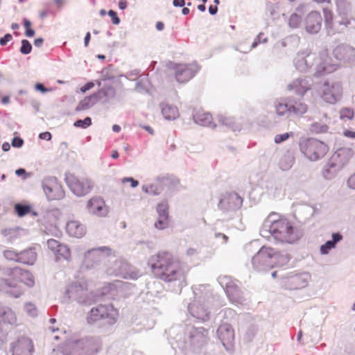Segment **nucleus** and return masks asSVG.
Returning <instances> with one entry per match:
<instances>
[{"label":"nucleus","instance_id":"680f3d73","mask_svg":"<svg viewBox=\"0 0 355 355\" xmlns=\"http://www.w3.org/2000/svg\"><path fill=\"white\" fill-rule=\"evenodd\" d=\"M90 39H91V35H90V33L88 32V33H87V34L85 37V46H88Z\"/></svg>","mask_w":355,"mask_h":355},{"label":"nucleus","instance_id":"8fccbe9b","mask_svg":"<svg viewBox=\"0 0 355 355\" xmlns=\"http://www.w3.org/2000/svg\"><path fill=\"white\" fill-rule=\"evenodd\" d=\"M167 185H168V187L171 188V187H173L176 185H178L180 184V180L178 179V178H167L166 179V183Z\"/></svg>","mask_w":355,"mask_h":355},{"label":"nucleus","instance_id":"79ce46f5","mask_svg":"<svg viewBox=\"0 0 355 355\" xmlns=\"http://www.w3.org/2000/svg\"><path fill=\"white\" fill-rule=\"evenodd\" d=\"M121 182L123 184H125L126 182H129L130 184L131 187L135 188L139 185V182L132 178H123L121 180Z\"/></svg>","mask_w":355,"mask_h":355},{"label":"nucleus","instance_id":"bb28decb","mask_svg":"<svg viewBox=\"0 0 355 355\" xmlns=\"http://www.w3.org/2000/svg\"><path fill=\"white\" fill-rule=\"evenodd\" d=\"M162 113L167 120H174L179 116V110L177 107L168 103H163L161 105Z\"/></svg>","mask_w":355,"mask_h":355},{"label":"nucleus","instance_id":"e433bc0d","mask_svg":"<svg viewBox=\"0 0 355 355\" xmlns=\"http://www.w3.org/2000/svg\"><path fill=\"white\" fill-rule=\"evenodd\" d=\"M92 125V119L90 117L87 116L85 119H78L77 120L73 125L77 128H87Z\"/></svg>","mask_w":355,"mask_h":355},{"label":"nucleus","instance_id":"412c9836","mask_svg":"<svg viewBox=\"0 0 355 355\" xmlns=\"http://www.w3.org/2000/svg\"><path fill=\"white\" fill-rule=\"evenodd\" d=\"M218 335L219 338L225 345V343H230L234 338V331L231 325L228 324H221L218 329Z\"/></svg>","mask_w":355,"mask_h":355},{"label":"nucleus","instance_id":"2f4dec72","mask_svg":"<svg viewBox=\"0 0 355 355\" xmlns=\"http://www.w3.org/2000/svg\"><path fill=\"white\" fill-rule=\"evenodd\" d=\"M83 291V288L78 284H70L67 290V293L69 297H78L80 296Z\"/></svg>","mask_w":355,"mask_h":355},{"label":"nucleus","instance_id":"473e14b6","mask_svg":"<svg viewBox=\"0 0 355 355\" xmlns=\"http://www.w3.org/2000/svg\"><path fill=\"white\" fill-rule=\"evenodd\" d=\"M1 316L4 322L12 324L16 322V315L15 313L10 309L3 310L0 313Z\"/></svg>","mask_w":355,"mask_h":355},{"label":"nucleus","instance_id":"dca6fc26","mask_svg":"<svg viewBox=\"0 0 355 355\" xmlns=\"http://www.w3.org/2000/svg\"><path fill=\"white\" fill-rule=\"evenodd\" d=\"M322 17L320 12L316 11L311 12L305 19V28L309 33H317L322 27Z\"/></svg>","mask_w":355,"mask_h":355},{"label":"nucleus","instance_id":"72a5a7b5","mask_svg":"<svg viewBox=\"0 0 355 355\" xmlns=\"http://www.w3.org/2000/svg\"><path fill=\"white\" fill-rule=\"evenodd\" d=\"M15 210L18 216L22 217L31 212V207L28 205L16 204L15 206Z\"/></svg>","mask_w":355,"mask_h":355},{"label":"nucleus","instance_id":"423d86ee","mask_svg":"<svg viewBox=\"0 0 355 355\" xmlns=\"http://www.w3.org/2000/svg\"><path fill=\"white\" fill-rule=\"evenodd\" d=\"M320 98L325 103L335 104L343 96V88L342 83L338 81L324 82L318 89Z\"/></svg>","mask_w":355,"mask_h":355},{"label":"nucleus","instance_id":"bf43d9fd","mask_svg":"<svg viewBox=\"0 0 355 355\" xmlns=\"http://www.w3.org/2000/svg\"><path fill=\"white\" fill-rule=\"evenodd\" d=\"M119 7L121 10H124L127 7V1L126 0H120L119 2Z\"/></svg>","mask_w":355,"mask_h":355},{"label":"nucleus","instance_id":"a878e982","mask_svg":"<svg viewBox=\"0 0 355 355\" xmlns=\"http://www.w3.org/2000/svg\"><path fill=\"white\" fill-rule=\"evenodd\" d=\"M343 239V236L340 233H333L332 240L327 241L324 245H322L320 248L322 254H327L329 251L336 247L337 243Z\"/></svg>","mask_w":355,"mask_h":355},{"label":"nucleus","instance_id":"aec40b11","mask_svg":"<svg viewBox=\"0 0 355 355\" xmlns=\"http://www.w3.org/2000/svg\"><path fill=\"white\" fill-rule=\"evenodd\" d=\"M193 117L195 122L200 125L210 128H215L217 125L214 121L212 115L204 110L196 111Z\"/></svg>","mask_w":355,"mask_h":355},{"label":"nucleus","instance_id":"6e6552de","mask_svg":"<svg viewBox=\"0 0 355 355\" xmlns=\"http://www.w3.org/2000/svg\"><path fill=\"white\" fill-rule=\"evenodd\" d=\"M66 180L72 192L79 196L89 193L94 186L92 181L85 177H76L71 175L67 177Z\"/></svg>","mask_w":355,"mask_h":355},{"label":"nucleus","instance_id":"e2e57ef3","mask_svg":"<svg viewBox=\"0 0 355 355\" xmlns=\"http://www.w3.org/2000/svg\"><path fill=\"white\" fill-rule=\"evenodd\" d=\"M164 23H162V21L157 22V24H156V28L158 31H162L164 29Z\"/></svg>","mask_w":355,"mask_h":355},{"label":"nucleus","instance_id":"cd10ccee","mask_svg":"<svg viewBox=\"0 0 355 355\" xmlns=\"http://www.w3.org/2000/svg\"><path fill=\"white\" fill-rule=\"evenodd\" d=\"M294 162L295 157L293 154L290 151H287L280 157L279 161V166L282 171H288L291 168Z\"/></svg>","mask_w":355,"mask_h":355},{"label":"nucleus","instance_id":"f3484780","mask_svg":"<svg viewBox=\"0 0 355 355\" xmlns=\"http://www.w3.org/2000/svg\"><path fill=\"white\" fill-rule=\"evenodd\" d=\"M89 212L99 216H105L107 213V207L102 198L94 197L87 204Z\"/></svg>","mask_w":355,"mask_h":355},{"label":"nucleus","instance_id":"6ab92c4d","mask_svg":"<svg viewBox=\"0 0 355 355\" xmlns=\"http://www.w3.org/2000/svg\"><path fill=\"white\" fill-rule=\"evenodd\" d=\"M66 232L71 236L81 238L86 234V227L78 220H70L67 223Z\"/></svg>","mask_w":355,"mask_h":355},{"label":"nucleus","instance_id":"49530a36","mask_svg":"<svg viewBox=\"0 0 355 355\" xmlns=\"http://www.w3.org/2000/svg\"><path fill=\"white\" fill-rule=\"evenodd\" d=\"M354 116V112L351 109L345 108L341 112V117H347L348 119H352Z\"/></svg>","mask_w":355,"mask_h":355},{"label":"nucleus","instance_id":"f8f14e48","mask_svg":"<svg viewBox=\"0 0 355 355\" xmlns=\"http://www.w3.org/2000/svg\"><path fill=\"white\" fill-rule=\"evenodd\" d=\"M169 206L166 201L159 202L156 207L158 214L157 220L154 226L159 230H163L168 228L170 225Z\"/></svg>","mask_w":355,"mask_h":355},{"label":"nucleus","instance_id":"7ed1b4c3","mask_svg":"<svg viewBox=\"0 0 355 355\" xmlns=\"http://www.w3.org/2000/svg\"><path fill=\"white\" fill-rule=\"evenodd\" d=\"M5 275L1 286L15 297H19L23 294V285L31 287L34 284L33 275L28 271L17 267L7 270Z\"/></svg>","mask_w":355,"mask_h":355},{"label":"nucleus","instance_id":"5701e85b","mask_svg":"<svg viewBox=\"0 0 355 355\" xmlns=\"http://www.w3.org/2000/svg\"><path fill=\"white\" fill-rule=\"evenodd\" d=\"M290 114L302 116L308 111V105L301 100L289 99Z\"/></svg>","mask_w":355,"mask_h":355},{"label":"nucleus","instance_id":"a18cd8bd","mask_svg":"<svg viewBox=\"0 0 355 355\" xmlns=\"http://www.w3.org/2000/svg\"><path fill=\"white\" fill-rule=\"evenodd\" d=\"M108 15L111 17L112 21L114 24L117 25L119 24L120 19L117 16V13L115 11L110 10L108 12Z\"/></svg>","mask_w":355,"mask_h":355},{"label":"nucleus","instance_id":"09e8293b","mask_svg":"<svg viewBox=\"0 0 355 355\" xmlns=\"http://www.w3.org/2000/svg\"><path fill=\"white\" fill-rule=\"evenodd\" d=\"M323 12H324L326 22H327V23L331 22L333 20L332 12L327 8H324L323 10Z\"/></svg>","mask_w":355,"mask_h":355},{"label":"nucleus","instance_id":"774afa93","mask_svg":"<svg viewBox=\"0 0 355 355\" xmlns=\"http://www.w3.org/2000/svg\"><path fill=\"white\" fill-rule=\"evenodd\" d=\"M111 157L113 159H116L119 157V153L116 150H113L111 155Z\"/></svg>","mask_w":355,"mask_h":355},{"label":"nucleus","instance_id":"b1692460","mask_svg":"<svg viewBox=\"0 0 355 355\" xmlns=\"http://www.w3.org/2000/svg\"><path fill=\"white\" fill-rule=\"evenodd\" d=\"M37 260V252L35 249L33 248H30L26 250H24L19 252V262L28 264L33 265Z\"/></svg>","mask_w":355,"mask_h":355},{"label":"nucleus","instance_id":"c85d7f7f","mask_svg":"<svg viewBox=\"0 0 355 355\" xmlns=\"http://www.w3.org/2000/svg\"><path fill=\"white\" fill-rule=\"evenodd\" d=\"M219 125L227 127L232 131L239 130V125L236 123L234 119L230 116L219 115L216 117Z\"/></svg>","mask_w":355,"mask_h":355},{"label":"nucleus","instance_id":"a19ab883","mask_svg":"<svg viewBox=\"0 0 355 355\" xmlns=\"http://www.w3.org/2000/svg\"><path fill=\"white\" fill-rule=\"evenodd\" d=\"M25 310L31 316H35L37 315V309L35 306L31 303H27L25 305Z\"/></svg>","mask_w":355,"mask_h":355},{"label":"nucleus","instance_id":"13d9d810","mask_svg":"<svg viewBox=\"0 0 355 355\" xmlns=\"http://www.w3.org/2000/svg\"><path fill=\"white\" fill-rule=\"evenodd\" d=\"M218 11V7L216 5H211L209 8V12L211 15H215L216 14Z\"/></svg>","mask_w":355,"mask_h":355},{"label":"nucleus","instance_id":"9d476101","mask_svg":"<svg viewBox=\"0 0 355 355\" xmlns=\"http://www.w3.org/2000/svg\"><path fill=\"white\" fill-rule=\"evenodd\" d=\"M353 155L350 148H340L331 157L328 163V170L336 172L345 166Z\"/></svg>","mask_w":355,"mask_h":355},{"label":"nucleus","instance_id":"338daca9","mask_svg":"<svg viewBox=\"0 0 355 355\" xmlns=\"http://www.w3.org/2000/svg\"><path fill=\"white\" fill-rule=\"evenodd\" d=\"M112 130L115 132H119L121 130V127L118 125H114L112 126Z\"/></svg>","mask_w":355,"mask_h":355},{"label":"nucleus","instance_id":"39448f33","mask_svg":"<svg viewBox=\"0 0 355 355\" xmlns=\"http://www.w3.org/2000/svg\"><path fill=\"white\" fill-rule=\"evenodd\" d=\"M119 311L111 304H99L89 311L87 322L89 324L104 320L107 324L112 325L117 321Z\"/></svg>","mask_w":355,"mask_h":355},{"label":"nucleus","instance_id":"603ef678","mask_svg":"<svg viewBox=\"0 0 355 355\" xmlns=\"http://www.w3.org/2000/svg\"><path fill=\"white\" fill-rule=\"evenodd\" d=\"M347 185L349 188L355 189V173L349 178Z\"/></svg>","mask_w":355,"mask_h":355},{"label":"nucleus","instance_id":"3c124183","mask_svg":"<svg viewBox=\"0 0 355 355\" xmlns=\"http://www.w3.org/2000/svg\"><path fill=\"white\" fill-rule=\"evenodd\" d=\"M24 144V141L20 137H14L12 140V145L14 147L19 148Z\"/></svg>","mask_w":355,"mask_h":355},{"label":"nucleus","instance_id":"393cba45","mask_svg":"<svg viewBox=\"0 0 355 355\" xmlns=\"http://www.w3.org/2000/svg\"><path fill=\"white\" fill-rule=\"evenodd\" d=\"M291 89H294L295 92L303 96L307 91L311 89V84L307 80L303 79H297L289 85Z\"/></svg>","mask_w":355,"mask_h":355},{"label":"nucleus","instance_id":"ddd939ff","mask_svg":"<svg viewBox=\"0 0 355 355\" xmlns=\"http://www.w3.org/2000/svg\"><path fill=\"white\" fill-rule=\"evenodd\" d=\"M46 243L48 248L54 254L56 259L68 260L71 257V251L67 245L53 239H49Z\"/></svg>","mask_w":355,"mask_h":355},{"label":"nucleus","instance_id":"4468645a","mask_svg":"<svg viewBox=\"0 0 355 355\" xmlns=\"http://www.w3.org/2000/svg\"><path fill=\"white\" fill-rule=\"evenodd\" d=\"M44 191L50 200H60L64 196L62 186L55 180L47 181L44 185Z\"/></svg>","mask_w":355,"mask_h":355},{"label":"nucleus","instance_id":"1a4fd4ad","mask_svg":"<svg viewBox=\"0 0 355 355\" xmlns=\"http://www.w3.org/2000/svg\"><path fill=\"white\" fill-rule=\"evenodd\" d=\"M172 69L176 80L180 83H184L194 77L199 70V67L195 62L175 64L173 66Z\"/></svg>","mask_w":355,"mask_h":355},{"label":"nucleus","instance_id":"0eeeda50","mask_svg":"<svg viewBox=\"0 0 355 355\" xmlns=\"http://www.w3.org/2000/svg\"><path fill=\"white\" fill-rule=\"evenodd\" d=\"M300 150L304 155L311 161L322 158L329 151L326 144L314 139L304 141L300 144Z\"/></svg>","mask_w":355,"mask_h":355},{"label":"nucleus","instance_id":"ea45409f","mask_svg":"<svg viewBox=\"0 0 355 355\" xmlns=\"http://www.w3.org/2000/svg\"><path fill=\"white\" fill-rule=\"evenodd\" d=\"M32 50L31 44L26 40H23L21 41V46L20 48V52L22 54H28L31 53Z\"/></svg>","mask_w":355,"mask_h":355},{"label":"nucleus","instance_id":"0e129e2a","mask_svg":"<svg viewBox=\"0 0 355 355\" xmlns=\"http://www.w3.org/2000/svg\"><path fill=\"white\" fill-rule=\"evenodd\" d=\"M10 144L8 143L5 142V143L3 144L2 149H3V151H6V152L10 150Z\"/></svg>","mask_w":355,"mask_h":355},{"label":"nucleus","instance_id":"6e6d98bb","mask_svg":"<svg viewBox=\"0 0 355 355\" xmlns=\"http://www.w3.org/2000/svg\"><path fill=\"white\" fill-rule=\"evenodd\" d=\"M343 135L347 137L355 139V132L354 131L347 130L343 132Z\"/></svg>","mask_w":355,"mask_h":355},{"label":"nucleus","instance_id":"de8ad7c7","mask_svg":"<svg viewBox=\"0 0 355 355\" xmlns=\"http://www.w3.org/2000/svg\"><path fill=\"white\" fill-rule=\"evenodd\" d=\"M12 40V36L10 33L6 34L3 37L0 39V45L5 46L7 43Z\"/></svg>","mask_w":355,"mask_h":355},{"label":"nucleus","instance_id":"a211bd4d","mask_svg":"<svg viewBox=\"0 0 355 355\" xmlns=\"http://www.w3.org/2000/svg\"><path fill=\"white\" fill-rule=\"evenodd\" d=\"M225 292L232 303L239 304L242 302V292L238 285V281L229 279L225 286Z\"/></svg>","mask_w":355,"mask_h":355},{"label":"nucleus","instance_id":"37998d69","mask_svg":"<svg viewBox=\"0 0 355 355\" xmlns=\"http://www.w3.org/2000/svg\"><path fill=\"white\" fill-rule=\"evenodd\" d=\"M121 182L123 184H125L126 182H129L130 184L131 187L135 188L139 185V182L132 178H123L121 180Z\"/></svg>","mask_w":355,"mask_h":355},{"label":"nucleus","instance_id":"c756f323","mask_svg":"<svg viewBox=\"0 0 355 355\" xmlns=\"http://www.w3.org/2000/svg\"><path fill=\"white\" fill-rule=\"evenodd\" d=\"M96 96L92 95L83 98L82 101H80L77 105L76 110L79 111H83L89 109L95 104V99Z\"/></svg>","mask_w":355,"mask_h":355},{"label":"nucleus","instance_id":"f257e3e1","mask_svg":"<svg viewBox=\"0 0 355 355\" xmlns=\"http://www.w3.org/2000/svg\"><path fill=\"white\" fill-rule=\"evenodd\" d=\"M148 265L152 272L164 282L185 280L187 271L183 263L168 251H160L151 256Z\"/></svg>","mask_w":355,"mask_h":355},{"label":"nucleus","instance_id":"7c9ffc66","mask_svg":"<svg viewBox=\"0 0 355 355\" xmlns=\"http://www.w3.org/2000/svg\"><path fill=\"white\" fill-rule=\"evenodd\" d=\"M275 110L277 114L279 116L290 114L289 99L279 101L275 105Z\"/></svg>","mask_w":355,"mask_h":355},{"label":"nucleus","instance_id":"864d4df0","mask_svg":"<svg viewBox=\"0 0 355 355\" xmlns=\"http://www.w3.org/2000/svg\"><path fill=\"white\" fill-rule=\"evenodd\" d=\"M94 87V83L92 82H88L87 83H86L85 85H83V87H80V91L83 92V93H85L87 91L91 89L92 88H93Z\"/></svg>","mask_w":355,"mask_h":355},{"label":"nucleus","instance_id":"c9c22d12","mask_svg":"<svg viewBox=\"0 0 355 355\" xmlns=\"http://www.w3.org/2000/svg\"><path fill=\"white\" fill-rule=\"evenodd\" d=\"M301 21H302L301 17L299 15L294 13L291 15V17L289 18L288 24L291 28H297L300 25Z\"/></svg>","mask_w":355,"mask_h":355},{"label":"nucleus","instance_id":"20e7f679","mask_svg":"<svg viewBox=\"0 0 355 355\" xmlns=\"http://www.w3.org/2000/svg\"><path fill=\"white\" fill-rule=\"evenodd\" d=\"M269 232L275 239L281 242L291 243L297 239L292 223L284 218L270 222Z\"/></svg>","mask_w":355,"mask_h":355},{"label":"nucleus","instance_id":"5fc2aeb1","mask_svg":"<svg viewBox=\"0 0 355 355\" xmlns=\"http://www.w3.org/2000/svg\"><path fill=\"white\" fill-rule=\"evenodd\" d=\"M39 137L41 139H45V140L49 141L51 139V134L49 132H44L40 133L39 135Z\"/></svg>","mask_w":355,"mask_h":355},{"label":"nucleus","instance_id":"c03bdc74","mask_svg":"<svg viewBox=\"0 0 355 355\" xmlns=\"http://www.w3.org/2000/svg\"><path fill=\"white\" fill-rule=\"evenodd\" d=\"M288 137H289V134L288 132L284 133V134H280V135H277L275 137V142L276 144H279V143L288 139Z\"/></svg>","mask_w":355,"mask_h":355},{"label":"nucleus","instance_id":"4d7b16f0","mask_svg":"<svg viewBox=\"0 0 355 355\" xmlns=\"http://www.w3.org/2000/svg\"><path fill=\"white\" fill-rule=\"evenodd\" d=\"M173 4L176 7H183L185 5L184 0H173Z\"/></svg>","mask_w":355,"mask_h":355},{"label":"nucleus","instance_id":"4c0bfd02","mask_svg":"<svg viewBox=\"0 0 355 355\" xmlns=\"http://www.w3.org/2000/svg\"><path fill=\"white\" fill-rule=\"evenodd\" d=\"M3 255L8 260L19 262V253H17L14 250H7L4 251Z\"/></svg>","mask_w":355,"mask_h":355},{"label":"nucleus","instance_id":"2eb2a0df","mask_svg":"<svg viewBox=\"0 0 355 355\" xmlns=\"http://www.w3.org/2000/svg\"><path fill=\"white\" fill-rule=\"evenodd\" d=\"M34 346L28 338H21L12 347V355H32Z\"/></svg>","mask_w":355,"mask_h":355},{"label":"nucleus","instance_id":"f03ea898","mask_svg":"<svg viewBox=\"0 0 355 355\" xmlns=\"http://www.w3.org/2000/svg\"><path fill=\"white\" fill-rule=\"evenodd\" d=\"M287 253L269 246H262L252 259L253 268L259 272H266L273 268L281 267L289 261Z\"/></svg>","mask_w":355,"mask_h":355},{"label":"nucleus","instance_id":"69168bd1","mask_svg":"<svg viewBox=\"0 0 355 355\" xmlns=\"http://www.w3.org/2000/svg\"><path fill=\"white\" fill-rule=\"evenodd\" d=\"M36 89L42 92H45L46 89L42 84L38 83L36 85Z\"/></svg>","mask_w":355,"mask_h":355},{"label":"nucleus","instance_id":"f704fd0d","mask_svg":"<svg viewBox=\"0 0 355 355\" xmlns=\"http://www.w3.org/2000/svg\"><path fill=\"white\" fill-rule=\"evenodd\" d=\"M345 48L341 46H336L332 52L333 59L338 63V61L343 59L345 55Z\"/></svg>","mask_w":355,"mask_h":355},{"label":"nucleus","instance_id":"58836bf2","mask_svg":"<svg viewBox=\"0 0 355 355\" xmlns=\"http://www.w3.org/2000/svg\"><path fill=\"white\" fill-rule=\"evenodd\" d=\"M23 22L26 36L28 37H33L35 35V31L31 28V22L27 19H24Z\"/></svg>","mask_w":355,"mask_h":355},{"label":"nucleus","instance_id":"4be33fe9","mask_svg":"<svg viewBox=\"0 0 355 355\" xmlns=\"http://www.w3.org/2000/svg\"><path fill=\"white\" fill-rule=\"evenodd\" d=\"M242 199L236 193H232L225 196L219 202L218 206L221 209L232 208L234 206L241 205Z\"/></svg>","mask_w":355,"mask_h":355},{"label":"nucleus","instance_id":"9b49d317","mask_svg":"<svg viewBox=\"0 0 355 355\" xmlns=\"http://www.w3.org/2000/svg\"><path fill=\"white\" fill-rule=\"evenodd\" d=\"M318 72L320 73H330L336 71L338 64L330 56L327 49L320 51L317 60Z\"/></svg>","mask_w":355,"mask_h":355},{"label":"nucleus","instance_id":"052dcab7","mask_svg":"<svg viewBox=\"0 0 355 355\" xmlns=\"http://www.w3.org/2000/svg\"><path fill=\"white\" fill-rule=\"evenodd\" d=\"M44 40L42 38H37L34 41V44L35 46L40 47L43 44Z\"/></svg>","mask_w":355,"mask_h":355}]
</instances>
